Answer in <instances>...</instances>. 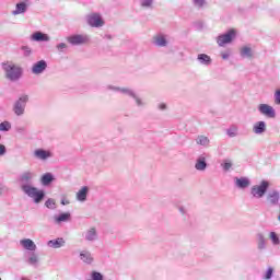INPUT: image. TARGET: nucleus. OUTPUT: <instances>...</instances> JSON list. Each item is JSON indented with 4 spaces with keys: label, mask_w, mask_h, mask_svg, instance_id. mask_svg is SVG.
<instances>
[{
    "label": "nucleus",
    "mask_w": 280,
    "mask_h": 280,
    "mask_svg": "<svg viewBox=\"0 0 280 280\" xmlns=\"http://www.w3.org/2000/svg\"><path fill=\"white\" fill-rule=\"evenodd\" d=\"M280 192L279 190H271L267 194V202L270 207L279 206Z\"/></svg>",
    "instance_id": "14"
},
{
    "label": "nucleus",
    "mask_w": 280,
    "mask_h": 280,
    "mask_svg": "<svg viewBox=\"0 0 280 280\" xmlns=\"http://www.w3.org/2000/svg\"><path fill=\"white\" fill-rule=\"evenodd\" d=\"M104 38H106V40H113V35L107 34V35L104 36Z\"/></svg>",
    "instance_id": "50"
},
{
    "label": "nucleus",
    "mask_w": 280,
    "mask_h": 280,
    "mask_svg": "<svg viewBox=\"0 0 280 280\" xmlns=\"http://www.w3.org/2000/svg\"><path fill=\"white\" fill-rule=\"evenodd\" d=\"M154 4V0H140L141 8L150 9Z\"/></svg>",
    "instance_id": "37"
},
{
    "label": "nucleus",
    "mask_w": 280,
    "mask_h": 280,
    "mask_svg": "<svg viewBox=\"0 0 280 280\" xmlns=\"http://www.w3.org/2000/svg\"><path fill=\"white\" fill-rule=\"evenodd\" d=\"M27 12V2H18L15 4V10L12 11L13 16H19V14H25Z\"/></svg>",
    "instance_id": "20"
},
{
    "label": "nucleus",
    "mask_w": 280,
    "mask_h": 280,
    "mask_svg": "<svg viewBox=\"0 0 280 280\" xmlns=\"http://www.w3.org/2000/svg\"><path fill=\"white\" fill-rule=\"evenodd\" d=\"M85 21L90 27H104L105 22L102 14L97 12L90 13L85 16Z\"/></svg>",
    "instance_id": "6"
},
{
    "label": "nucleus",
    "mask_w": 280,
    "mask_h": 280,
    "mask_svg": "<svg viewBox=\"0 0 280 280\" xmlns=\"http://www.w3.org/2000/svg\"><path fill=\"white\" fill-rule=\"evenodd\" d=\"M264 132H266V121H264V120L257 121L253 126V133L254 135H264Z\"/></svg>",
    "instance_id": "22"
},
{
    "label": "nucleus",
    "mask_w": 280,
    "mask_h": 280,
    "mask_svg": "<svg viewBox=\"0 0 280 280\" xmlns=\"http://www.w3.org/2000/svg\"><path fill=\"white\" fill-rule=\"evenodd\" d=\"M79 257L83 264H88L89 266H91V264L94 261L93 254L86 249L81 250Z\"/></svg>",
    "instance_id": "16"
},
{
    "label": "nucleus",
    "mask_w": 280,
    "mask_h": 280,
    "mask_svg": "<svg viewBox=\"0 0 280 280\" xmlns=\"http://www.w3.org/2000/svg\"><path fill=\"white\" fill-rule=\"evenodd\" d=\"M2 70L4 72V78L9 82H19L23 78V68L19 65H15L12 61H5L1 63Z\"/></svg>",
    "instance_id": "1"
},
{
    "label": "nucleus",
    "mask_w": 280,
    "mask_h": 280,
    "mask_svg": "<svg viewBox=\"0 0 280 280\" xmlns=\"http://www.w3.org/2000/svg\"><path fill=\"white\" fill-rule=\"evenodd\" d=\"M27 261L31 266H36V264H38V255L31 253Z\"/></svg>",
    "instance_id": "33"
},
{
    "label": "nucleus",
    "mask_w": 280,
    "mask_h": 280,
    "mask_svg": "<svg viewBox=\"0 0 280 280\" xmlns=\"http://www.w3.org/2000/svg\"><path fill=\"white\" fill-rule=\"evenodd\" d=\"M85 242H97L100 240V234L96 228H90L83 233Z\"/></svg>",
    "instance_id": "13"
},
{
    "label": "nucleus",
    "mask_w": 280,
    "mask_h": 280,
    "mask_svg": "<svg viewBox=\"0 0 280 280\" xmlns=\"http://www.w3.org/2000/svg\"><path fill=\"white\" fill-rule=\"evenodd\" d=\"M269 237L275 246H278V244H280L279 235H277V232H270Z\"/></svg>",
    "instance_id": "36"
},
{
    "label": "nucleus",
    "mask_w": 280,
    "mask_h": 280,
    "mask_svg": "<svg viewBox=\"0 0 280 280\" xmlns=\"http://www.w3.org/2000/svg\"><path fill=\"white\" fill-rule=\"evenodd\" d=\"M71 221V213L70 212H62L60 214L54 215L55 224H62V222H70Z\"/></svg>",
    "instance_id": "18"
},
{
    "label": "nucleus",
    "mask_w": 280,
    "mask_h": 280,
    "mask_svg": "<svg viewBox=\"0 0 280 280\" xmlns=\"http://www.w3.org/2000/svg\"><path fill=\"white\" fill-rule=\"evenodd\" d=\"M12 129V124L10 121H3L0 124V132H10Z\"/></svg>",
    "instance_id": "32"
},
{
    "label": "nucleus",
    "mask_w": 280,
    "mask_h": 280,
    "mask_svg": "<svg viewBox=\"0 0 280 280\" xmlns=\"http://www.w3.org/2000/svg\"><path fill=\"white\" fill-rule=\"evenodd\" d=\"M89 196V188L86 186H83L78 192H77V200L79 202H86V197Z\"/></svg>",
    "instance_id": "25"
},
{
    "label": "nucleus",
    "mask_w": 280,
    "mask_h": 280,
    "mask_svg": "<svg viewBox=\"0 0 280 280\" xmlns=\"http://www.w3.org/2000/svg\"><path fill=\"white\" fill-rule=\"evenodd\" d=\"M223 60H229L231 58V51H225L221 54Z\"/></svg>",
    "instance_id": "47"
},
{
    "label": "nucleus",
    "mask_w": 280,
    "mask_h": 280,
    "mask_svg": "<svg viewBox=\"0 0 280 280\" xmlns=\"http://www.w3.org/2000/svg\"><path fill=\"white\" fill-rule=\"evenodd\" d=\"M21 246L25 248V250H36V243L32 241L31 238H24L20 241Z\"/></svg>",
    "instance_id": "24"
},
{
    "label": "nucleus",
    "mask_w": 280,
    "mask_h": 280,
    "mask_svg": "<svg viewBox=\"0 0 280 280\" xmlns=\"http://www.w3.org/2000/svg\"><path fill=\"white\" fill-rule=\"evenodd\" d=\"M153 45L155 47H167L170 45V36L160 33L153 37Z\"/></svg>",
    "instance_id": "12"
},
{
    "label": "nucleus",
    "mask_w": 280,
    "mask_h": 280,
    "mask_svg": "<svg viewBox=\"0 0 280 280\" xmlns=\"http://www.w3.org/2000/svg\"><path fill=\"white\" fill-rule=\"evenodd\" d=\"M275 272V269H272V267H269L266 271V273L264 275L262 279L265 280H270L272 279V275Z\"/></svg>",
    "instance_id": "38"
},
{
    "label": "nucleus",
    "mask_w": 280,
    "mask_h": 280,
    "mask_svg": "<svg viewBox=\"0 0 280 280\" xmlns=\"http://www.w3.org/2000/svg\"><path fill=\"white\" fill-rule=\"evenodd\" d=\"M20 280H28L27 278H21Z\"/></svg>",
    "instance_id": "52"
},
{
    "label": "nucleus",
    "mask_w": 280,
    "mask_h": 280,
    "mask_svg": "<svg viewBox=\"0 0 280 280\" xmlns=\"http://www.w3.org/2000/svg\"><path fill=\"white\" fill-rule=\"evenodd\" d=\"M240 56L241 58H253V48L249 46H243L240 49Z\"/></svg>",
    "instance_id": "28"
},
{
    "label": "nucleus",
    "mask_w": 280,
    "mask_h": 280,
    "mask_svg": "<svg viewBox=\"0 0 280 280\" xmlns=\"http://www.w3.org/2000/svg\"><path fill=\"white\" fill-rule=\"evenodd\" d=\"M32 180H34V173L26 171L19 176V183L22 191H25L26 187H33Z\"/></svg>",
    "instance_id": "8"
},
{
    "label": "nucleus",
    "mask_w": 280,
    "mask_h": 280,
    "mask_svg": "<svg viewBox=\"0 0 280 280\" xmlns=\"http://www.w3.org/2000/svg\"><path fill=\"white\" fill-rule=\"evenodd\" d=\"M197 145H202L203 148L209 147V143H211V140H209V137L207 136H198L196 139Z\"/></svg>",
    "instance_id": "29"
},
{
    "label": "nucleus",
    "mask_w": 280,
    "mask_h": 280,
    "mask_svg": "<svg viewBox=\"0 0 280 280\" xmlns=\"http://www.w3.org/2000/svg\"><path fill=\"white\" fill-rule=\"evenodd\" d=\"M120 94L127 95V97H131L132 100H135L136 106L138 108H144V106H147L145 101L137 95V92H135V90L130 88H120Z\"/></svg>",
    "instance_id": "4"
},
{
    "label": "nucleus",
    "mask_w": 280,
    "mask_h": 280,
    "mask_svg": "<svg viewBox=\"0 0 280 280\" xmlns=\"http://www.w3.org/2000/svg\"><path fill=\"white\" fill-rule=\"evenodd\" d=\"M268 187H270V183H268V180H262L260 185H254L250 188V195L253 198H264L268 191Z\"/></svg>",
    "instance_id": "5"
},
{
    "label": "nucleus",
    "mask_w": 280,
    "mask_h": 280,
    "mask_svg": "<svg viewBox=\"0 0 280 280\" xmlns=\"http://www.w3.org/2000/svg\"><path fill=\"white\" fill-rule=\"evenodd\" d=\"M45 207H47V209H56V200L54 199L46 200Z\"/></svg>",
    "instance_id": "41"
},
{
    "label": "nucleus",
    "mask_w": 280,
    "mask_h": 280,
    "mask_svg": "<svg viewBox=\"0 0 280 280\" xmlns=\"http://www.w3.org/2000/svg\"><path fill=\"white\" fill-rule=\"evenodd\" d=\"M226 135L231 138L233 137H237V126H231L228 130H226Z\"/></svg>",
    "instance_id": "35"
},
{
    "label": "nucleus",
    "mask_w": 280,
    "mask_h": 280,
    "mask_svg": "<svg viewBox=\"0 0 280 280\" xmlns=\"http://www.w3.org/2000/svg\"><path fill=\"white\" fill-rule=\"evenodd\" d=\"M195 168L198 172H205V170H207V156H205V154L198 156Z\"/></svg>",
    "instance_id": "19"
},
{
    "label": "nucleus",
    "mask_w": 280,
    "mask_h": 280,
    "mask_svg": "<svg viewBox=\"0 0 280 280\" xmlns=\"http://www.w3.org/2000/svg\"><path fill=\"white\" fill-rule=\"evenodd\" d=\"M273 100L275 104H277V106H280V89L276 90L273 94Z\"/></svg>",
    "instance_id": "42"
},
{
    "label": "nucleus",
    "mask_w": 280,
    "mask_h": 280,
    "mask_svg": "<svg viewBox=\"0 0 280 280\" xmlns=\"http://www.w3.org/2000/svg\"><path fill=\"white\" fill-rule=\"evenodd\" d=\"M221 167L224 172H229V170L233 167V162L231 160H224L223 163L221 164Z\"/></svg>",
    "instance_id": "34"
},
{
    "label": "nucleus",
    "mask_w": 280,
    "mask_h": 280,
    "mask_svg": "<svg viewBox=\"0 0 280 280\" xmlns=\"http://www.w3.org/2000/svg\"><path fill=\"white\" fill-rule=\"evenodd\" d=\"M34 156L39 161H47V159H51V152L44 149H37L34 151Z\"/></svg>",
    "instance_id": "17"
},
{
    "label": "nucleus",
    "mask_w": 280,
    "mask_h": 280,
    "mask_svg": "<svg viewBox=\"0 0 280 280\" xmlns=\"http://www.w3.org/2000/svg\"><path fill=\"white\" fill-rule=\"evenodd\" d=\"M197 60L200 62V65H205L206 67H209V65L212 62L211 57L207 54H199L197 56Z\"/></svg>",
    "instance_id": "27"
},
{
    "label": "nucleus",
    "mask_w": 280,
    "mask_h": 280,
    "mask_svg": "<svg viewBox=\"0 0 280 280\" xmlns=\"http://www.w3.org/2000/svg\"><path fill=\"white\" fill-rule=\"evenodd\" d=\"M69 46L66 43L57 44L56 49L59 51V54H63L66 49H68Z\"/></svg>",
    "instance_id": "39"
},
{
    "label": "nucleus",
    "mask_w": 280,
    "mask_h": 280,
    "mask_svg": "<svg viewBox=\"0 0 280 280\" xmlns=\"http://www.w3.org/2000/svg\"><path fill=\"white\" fill-rule=\"evenodd\" d=\"M106 90L107 91H114V93H120L121 92V88L115 86V85H107Z\"/></svg>",
    "instance_id": "43"
},
{
    "label": "nucleus",
    "mask_w": 280,
    "mask_h": 280,
    "mask_svg": "<svg viewBox=\"0 0 280 280\" xmlns=\"http://www.w3.org/2000/svg\"><path fill=\"white\" fill-rule=\"evenodd\" d=\"M66 242L65 238L62 237H58L56 240H50L47 242V246L49 248H62V246H65Z\"/></svg>",
    "instance_id": "23"
},
{
    "label": "nucleus",
    "mask_w": 280,
    "mask_h": 280,
    "mask_svg": "<svg viewBox=\"0 0 280 280\" xmlns=\"http://www.w3.org/2000/svg\"><path fill=\"white\" fill-rule=\"evenodd\" d=\"M31 71L33 75H42V73H45V71H47V61L42 59L33 63Z\"/></svg>",
    "instance_id": "11"
},
{
    "label": "nucleus",
    "mask_w": 280,
    "mask_h": 280,
    "mask_svg": "<svg viewBox=\"0 0 280 280\" xmlns=\"http://www.w3.org/2000/svg\"><path fill=\"white\" fill-rule=\"evenodd\" d=\"M235 185L238 189H246V187H250V179L248 177H235Z\"/></svg>",
    "instance_id": "21"
},
{
    "label": "nucleus",
    "mask_w": 280,
    "mask_h": 280,
    "mask_svg": "<svg viewBox=\"0 0 280 280\" xmlns=\"http://www.w3.org/2000/svg\"><path fill=\"white\" fill-rule=\"evenodd\" d=\"M23 194H25V196H28V198H32L35 205L43 202V200L45 199V190H40L34 186L26 187Z\"/></svg>",
    "instance_id": "3"
},
{
    "label": "nucleus",
    "mask_w": 280,
    "mask_h": 280,
    "mask_svg": "<svg viewBox=\"0 0 280 280\" xmlns=\"http://www.w3.org/2000/svg\"><path fill=\"white\" fill-rule=\"evenodd\" d=\"M257 244H258V250H265L266 248V237L261 234L258 233L256 235Z\"/></svg>",
    "instance_id": "30"
},
{
    "label": "nucleus",
    "mask_w": 280,
    "mask_h": 280,
    "mask_svg": "<svg viewBox=\"0 0 280 280\" xmlns=\"http://www.w3.org/2000/svg\"><path fill=\"white\" fill-rule=\"evenodd\" d=\"M233 38H235V30H230L228 33L219 35L217 37V43L219 47H224L229 45V43H233Z\"/></svg>",
    "instance_id": "9"
},
{
    "label": "nucleus",
    "mask_w": 280,
    "mask_h": 280,
    "mask_svg": "<svg viewBox=\"0 0 280 280\" xmlns=\"http://www.w3.org/2000/svg\"><path fill=\"white\" fill-rule=\"evenodd\" d=\"M71 203V201H69V199H67V197H62L61 198V205L63 206V207H67V205H70Z\"/></svg>",
    "instance_id": "48"
},
{
    "label": "nucleus",
    "mask_w": 280,
    "mask_h": 280,
    "mask_svg": "<svg viewBox=\"0 0 280 280\" xmlns=\"http://www.w3.org/2000/svg\"><path fill=\"white\" fill-rule=\"evenodd\" d=\"M0 194H3V186L0 184Z\"/></svg>",
    "instance_id": "51"
},
{
    "label": "nucleus",
    "mask_w": 280,
    "mask_h": 280,
    "mask_svg": "<svg viewBox=\"0 0 280 280\" xmlns=\"http://www.w3.org/2000/svg\"><path fill=\"white\" fill-rule=\"evenodd\" d=\"M175 208L179 211V213L187 220L188 213H187V208L180 203H175Z\"/></svg>",
    "instance_id": "31"
},
{
    "label": "nucleus",
    "mask_w": 280,
    "mask_h": 280,
    "mask_svg": "<svg viewBox=\"0 0 280 280\" xmlns=\"http://www.w3.org/2000/svg\"><path fill=\"white\" fill-rule=\"evenodd\" d=\"M158 110H167V104L159 103L158 104Z\"/></svg>",
    "instance_id": "46"
},
{
    "label": "nucleus",
    "mask_w": 280,
    "mask_h": 280,
    "mask_svg": "<svg viewBox=\"0 0 280 280\" xmlns=\"http://www.w3.org/2000/svg\"><path fill=\"white\" fill-rule=\"evenodd\" d=\"M195 8H205L207 0H192Z\"/></svg>",
    "instance_id": "40"
},
{
    "label": "nucleus",
    "mask_w": 280,
    "mask_h": 280,
    "mask_svg": "<svg viewBox=\"0 0 280 280\" xmlns=\"http://www.w3.org/2000/svg\"><path fill=\"white\" fill-rule=\"evenodd\" d=\"M0 280H1V278H0Z\"/></svg>",
    "instance_id": "53"
},
{
    "label": "nucleus",
    "mask_w": 280,
    "mask_h": 280,
    "mask_svg": "<svg viewBox=\"0 0 280 280\" xmlns=\"http://www.w3.org/2000/svg\"><path fill=\"white\" fill-rule=\"evenodd\" d=\"M66 40L73 47H77L79 45H86V43L91 40V37H89V35H85V34H75V35L68 36Z\"/></svg>",
    "instance_id": "7"
},
{
    "label": "nucleus",
    "mask_w": 280,
    "mask_h": 280,
    "mask_svg": "<svg viewBox=\"0 0 280 280\" xmlns=\"http://www.w3.org/2000/svg\"><path fill=\"white\" fill-rule=\"evenodd\" d=\"M27 102H30V95L21 94L19 98L13 103L12 110L16 117H23L25 115V108H27Z\"/></svg>",
    "instance_id": "2"
},
{
    "label": "nucleus",
    "mask_w": 280,
    "mask_h": 280,
    "mask_svg": "<svg viewBox=\"0 0 280 280\" xmlns=\"http://www.w3.org/2000/svg\"><path fill=\"white\" fill-rule=\"evenodd\" d=\"M258 113H260V115H264L265 117H268L269 119H275V117H277V112L275 110V107L268 104L258 105Z\"/></svg>",
    "instance_id": "10"
},
{
    "label": "nucleus",
    "mask_w": 280,
    "mask_h": 280,
    "mask_svg": "<svg viewBox=\"0 0 280 280\" xmlns=\"http://www.w3.org/2000/svg\"><path fill=\"white\" fill-rule=\"evenodd\" d=\"M16 132H19V135H23L25 132V127H18Z\"/></svg>",
    "instance_id": "49"
},
{
    "label": "nucleus",
    "mask_w": 280,
    "mask_h": 280,
    "mask_svg": "<svg viewBox=\"0 0 280 280\" xmlns=\"http://www.w3.org/2000/svg\"><path fill=\"white\" fill-rule=\"evenodd\" d=\"M8 154V149L4 147V144L0 143V158L5 156Z\"/></svg>",
    "instance_id": "45"
},
{
    "label": "nucleus",
    "mask_w": 280,
    "mask_h": 280,
    "mask_svg": "<svg viewBox=\"0 0 280 280\" xmlns=\"http://www.w3.org/2000/svg\"><path fill=\"white\" fill-rule=\"evenodd\" d=\"M22 51H24V56L26 57L32 56V48H30L28 46H23Z\"/></svg>",
    "instance_id": "44"
},
{
    "label": "nucleus",
    "mask_w": 280,
    "mask_h": 280,
    "mask_svg": "<svg viewBox=\"0 0 280 280\" xmlns=\"http://www.w3.org/2000/svg\"><path fill=\"white\" fill-rule=\"evenodd\" d=\"M54 180L55 178L51 173H45L40 178V183L44 187H49V185H51Z\"/></svg>",
    "instance_id": "26"
},
{
    "label": "nucleus",
    "mask_w": 280,
    "mask_h": 280,
    "mask_svg": "<svg viewBox=\"0 0 280 280\" xmlns=\"http://www.w3.org/2000/svg\"><path fill=\"white\" fill-rule=\"evenodd\" d=\"M32 40H35V43H49L51 38L49 37V35L37 31L32 34Z\"/></svg>",
    "instance_id": "15"
}]
</instances>
